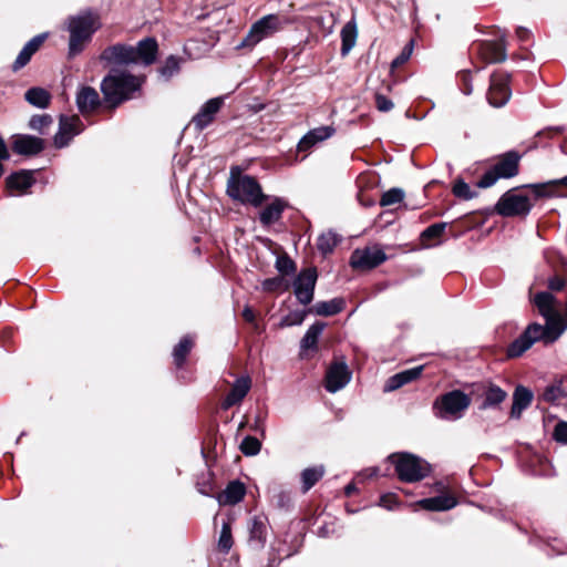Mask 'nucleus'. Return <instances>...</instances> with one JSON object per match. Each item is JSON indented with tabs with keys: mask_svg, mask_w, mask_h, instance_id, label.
<instances>
[{
	"mask_svg": "<svg viewBox=\"0 0 567 567\" xmlns=\"http://www.w3.org/2000/svg\"><path fill=\"white\" fill-rule=\"evenodd\" d=\"M533 301L539 315L545 319V324L537 322L528 324L524 332L507 347L508 358L520 357L537 341L551 344L567 329V322L558 311V301L553 293L548 291L537 292Z\"/></svg>",
	"mask_w": 567,
	"mask_h": 567,
	"instance_id": "nucleus-1",
	"label": "nucleus"
},
{
	"mask_svg": "<svg viewBox=\"0 0 567 567\" xmlns=\"http://www.w3.org/2000/svg\"><path fill=\"white\" fill-rule=\"evenodd\" d=\"M145 81V76L133 75L130 72L112 69L110 73L102 80L101 91L105 102L116 107L125 101L135 97Z\"/></svg>",
	"mask_w": 567,
	"mask_h": 567,
	"instance_id": "nucleus-2",
	"label": "nucleus"
},
{
	"mask_svg": "<svg viewBox=\"0 0 567 567\" xmlns=\"http://www.w3.org/2000/svg\"><path fill=\"white\" fill-rule=\"evenodd\" d=\"M69 55L75 56L81 53L92 35L101 28L100 17L90 11H82L68 19Z\"/></svg>",
	"mask_w": 567,
	"mask_h": 567,
	"instance_id": "nucleus-3",
	"label": "nucleus"
},
{
	"mask_svg": "<svg viewBox=\"0 0 567 567\" xmlns=\"http://www.w3.org/2000/svg\"><path fill=\"white\" fill-rule=\"evenodd\" d=\"M227 194L235 200L259 207L267 196L262 193L258 181L250 176L231 169L227 183Z\"/></svg>",
	"mask_w": 567,
	"mask_h": 567,
	"instance_id": "nucleus-4",
	"label": "nucleus"
},
{
	"mask_svg": "<svg viewBox=\"0 0 567 567\" xmlns=\"http://www.w3.org/2000/svg\"><path fill=\"white\" fill-rule=\"evenodd\" d=\"M388 460L394 466L399 480L404 483L422 481L431 473V465L426 461L408 452L393 453Z\"/></svg>",
	"mask_w": 567,
	"mask_h": 567,
	"instance_id": "nucleus-5",
	"label": "nucleus"
},
{
	"mask_svg": "<svg viewBox=\"0 0 567 567\" xmlns=\"http://www.w3.org/2000/svg\"><path fill=\"white\" fill-rule=\"evenodd\" d=\"M471 398L461 390H452L435 399L433 411L435 416L446 421L461 419L471 405Z\"/></svg>",
	"mask_w": 567,
	"mask_h": 567,
	"instance_id": "nucleus-6",
	"label": "nucleus"
},
{
	"mask_svg": "<svg viewBox=\"0 0 567 567\" xmlns=\"http://www.w3.org/2000/svg\"><path fill=\"white\" fill-rule=\"evenodd\" d=\"M286 19L278 14H267L256 21L249 29L247 35L243 39L238 48H254L260 41L274 35L281 30Z\"/></svg>",
	"mask_w": 567,
	"mask_h": 567,
	"instance_id": "nucleus-7",
	"label": "nucleus"
},
{
	"mask_svg": "<svg viewBox=\"0 0 567 567\" xmlns=\"http://www.w3.org/2000/svg\"><path fill=\"white\" fill-rule=\"evenodd\" d=\"M530 208L532 205L528 196L518 193L516 189H511L503 194L495 205L496 213L504 217L527 215Z\"/></svg>",
	"mask_w": 567,
	"mask_h": 567,
	"instance_id": "nucleus-8",
	"label": "nucleus"
},
{
	"mask_svg": "<svg viewBox=\"0 0 567 567\" xmlns=\"http://www.w3.org/2000/svg\"><path fill=\"white\" fill-rule=\"evenodd\" d=\"M388 259L384 250L374 245L363 249H355L350 257V265L354 269L370 270L383 264Z\"/></svg>",
	"mask_w": 567,
	"mask_h": 567,
	"instance_id": "nucleus-9",
	"label": "nucleus"
},
{
	"mask_svg": "<svg viewBox=\"0 0 567 567\" xmlns=\"http://www.w3.org/2000/svg\"><path fill=\"white\" fill-rule=\"evenodd\" d=\"M83 131V123L76 115H61L59 120V131L53 137L56 148H63L69 145L71 140Z\"/></svg>",
	"mask_w": 567,
	"mask_h": 567,
	"instance_id": "nucleus-10",
	"label": "nucleus"
},
{
	"mask_svg": "<svg viewBox=\"0 0 567 567\" xmlns=\"http://www.w3.org/2000/svg\"><path fill=\"white\" fill-rule=\"evenodd\" d=\"M317 278L318 275L316 268L303 269L297 276L293 284V290L296 298L301 305L307 306L312 301Z\"/></svg>",
	"mask_w": 567,
	"mask_h": 567,
	"instance_id": "nucleus-11",
	"label": "nucleus"
},
{
	"mask_svg": "<svg viewBox=\"0 0 567 567\" xmlns=\"http://www.w3.org/2000/svg\"><path fill=\"white\" fill-rule=\"evenodd\" d=\"M508 74L503 72L493 73L491 76L487 100L491 105L501 107L505 105L511 97Z\"/></svg>",
	"mask_w": 567,
	"mask_h": 567,
	"instance_id": "nucleus-12",
	"label": "nucleus"
},
{
	"mask_svg": "<svg viewBox=\"0 0 567 567\" xmlns=\"http://www.w3.org/2000/svg\"><path fill=\"white\" fill-rule=\"evenodd\" d=\"M351 375L352 373L344 361L331 363L326 373V390L336 393L350 382Z\"/></svg>",
	"mask_w": 567,
	"mask_h": 567,
	"instance_id": "nucleus-13",
	"label": "nucleus"
},
{
	"mask_svg": "<svg viewBox=\"0 0 567 567\" xmlns=\"http://www.w3.org/2000/svg\"><path fill=\"white\" fill-rule=\"evenodd\" d=\"M100 60L109 64L115 65L135 64L133 56V47L122 43L107 47L101 53Z\"/></svg>",
	"mask_w": 567,
	"mask_h": 567,
	"instance_id": "nucleus-14",
	"label": "nucleus"
},
{
	"mask_svg": "<svg viewBox=\"0 0 567 567\" xmlns=\"http://www.w3.org/2000/svg\"><path fill=\"white\" fill-rule=\"evenodd\" d=\"M224 104V97H213L205 102L199 111L193 116L192 123L198 131H203L214 121L216 114Z\"/></svg>",
	"mask_w": 567,
	"mask_h": 567,
	"instance_id": "nucleus-15",
	"label": "nucleus"
},
{
	"mask_svg": "<svg viewBox=\"0 0 567 567\" xmlns=\"http://www.w3.org/2000/svg\"><path fill=\"white\" fill-rule=\"evenodd\" d=\"M45 147L42 138L28 135L18 134L13 136L12 150L19 155L33 156L41 153Z\"/></svg>",
	"mask_w": 567,
	"mask_h": 567,
	"instance_id": "nucleus-16",
	"label": "nucleus"
},
{
	"mask_svg": "<svg viewBox=\"0 0 567 567\" xmlns=\"http://www.w3.org/2000/svg\"><path fill=\"white\" fill-rule=\"evenodd\" d=\"M476 51L487 63L504 62L507 58L503 37L497 41H483L478 43Z\"/></svg>",
	"mask_w": 567,
	"mask_h": 567,
	"instance_id": "nucleus-17",
	"label": "nucleus"
},
{
	"mask_svg": "<svg viewBox=\"0 0 567 567\" xmlns=\"http://www.w3.org/2000/svg\"><path fill=\"white\" fill-rule=\"evenodd\" d=\"M336 128L333 125H323L310 130L305 134L298 143L299 152H308L317 144L324 142L326 140L333 136Z\"/></svg>",
	"mask_w": 567,
	"mask_h": 567,
	"instance_id": "nucleus-18",
	"label": "nucleus"
},
{
	"mask_svg": "<svg viewBox=\"0 0 567 567\" xmlns=\"http://www.w3.org/2000/svg\"><path fill=\"white\" fill-rule=\"evenodd\" d=\"M158 52V45L154 38L141 40L136 47H133V56L135 64L151 65L155 62Z\"/></svg>",
	"mask_w": 567,
	"mask_h": 567,
	"instance_id": "nucleus-19",
	"label": "nucleus"
},
{
	"mask_svg": "<svg viewBox=\"0 0 567 567\" xmlns=\"http://www.w3.org/2000/svg\"><path fill=\"white\" fill-rule=\"evenodd\" d=\"M267 519L255 516L249 524V546L255 549L264 548L267 540Z\"/></svg>",
	"mask_w": 567,
	"mask_h": 567,
	"instance_id": "nucleus-20",
	"label": "nucleus"
},
{
	"mask_svg": "<svg viewBox=\"0 0 567 567\" xmlns=\"http://www.w3.org/2000/svg\"><path fill=\"white\" fill-rule=\"evenodd\" d=\"M251 388V380L249 377H240L234 382L230 392L227 394L223 402V409L227 410L233 405L241 402Z\"/></svg>",
	"mask_w": 567,
	"mask_h": 567,
	"instance_id": "nucleus-21",
	"label": "nucleus"
},
{
	"mask_svg": "<svg viewBox=\"0 0 567 567\" xmlns=\"http://www.w3.org/2000/svg\"><path fill=\"white\" fill-rule=\"evenodd\" d=\"M423 371V365L414 367L411 369H406L404 371H401L399 373H395L394 375L390 377L388 381L384 384V392H392L401 386L416 380L420 378L421 373Z\"/></svg>",
	"mask_w": 567,
	"mask_h": 567,
	"instance_id": "nucleus-22",
	"label": "nucleus"
},
{
	"mask_svg": "<svg viewBox=\"0 0 567 567\" xmlns=\"http://www.w3.org/2000/svg\"><path fill=\"white\" fill-rule=\"evenodd\" d=\"M47 33L38 34L25 43L16 61L12 64L13 71H19L24 68L31 60L32 55L39 50L41 44L44 42Z\"/></svg>",
	"mask_w": 567,
	"mask_h": 567,
	"instance_id": "nucleus-23",
	"label": "nucleus"
},
{
	"mask_svg": "<svg viewBox=\"0 0 567 567\" xmlns=\"http://www.w3.org/2000/svg\"><path fill=\"white\" fill-rule=\"evenodd\" d=\"M288 207V202L281 197H275L260 213L259 220L264 226H270L277 223L284 210Z\"/></svg>",
	"mask_w": 567,
	"mask_h": 567,
	"instance_id": "nucleus-24",
	"label": "nucleus"
},
{
	"mask_svg": "<svg viewBox=\"0 0 567 567\" xmlns=\"http://www.w3.org/2000/svg\"><path fill=\"white\" fill-rule=\"evenodd\" d=\"M519 159L516 152H507L493 167L501 178H511L518 174Z\"/></svg>",
	"mask_w": 567,
	"mask_h": 567,
	"instance_id": "nucleus-25",
	"label": "nucleus"
},
{
	"mask_svg": "<svg viewBox=\"0 0 567 567\" xmlns=\"http://www.w3.org/2000/svg\"><path fill=\"white\" fill-rule=\"evenodd\" d=\"M76 105L82 114L94 111L100 105L97 91L91 86H82L76 94Z\"/></svg>",
	"mask_w": 567,
	"mask_h": 567,
	"instance_id": "nucleus-26",
	"label": "nucleus"
},
{
	"mask_svg": "<svg viewBox=\"0 0 567 567\" xmlns=\"http://www.w3.org/2000/svg\"><path fill=\"white\" fill-rule=\"evenodd\" d=\"M532 401L533 392L523 385H518L513 394L511 417L519 419L522 412L530 405Z\"/></svg>",
	"mask_w": 567,
	"mask_h": 567,
	"instance_id": "nucleus-27",
	"label": "nucleus"
},
{
	"mask_svg": "<svg viewBox=\"0 0 567 567\" xmlns=\"http://www.w3.org/2000/svg\"><path fill=\"white\" fill-rule=\"evenodd\" d=\"M246 487L239 481L230 482L217 497L220 505H236L244 498Z\"/></svg>",
	"mask_w": 567,
	"mask_h": 567,
	"instance_id": "nucleus-28",
	"label": "nucleus"
},
{
	"mask_svg": "<svg viewBox=\"0 0 567 567\" xmlns=\"http://www.w3.org/2000/svg\"><path fill=\"white\" fill-rule=\"evenodd\" d=\"M457 504V501L452 495H439L434 497L423 498L419 502V505L426 509V511H434V512H441V511H449L455 507Z\"/></svg>",
	"mask_w": 567,
	"mask_h": 567,
	"instance_id": "nucleus-29",
	"label": "nucleus"
},
{
	"mask_svg": "<svg viewBox=\"0 0 567 567\" xmlns=\"http://www.w3.org/2000/svg\"><path fill=\"white\" fill-rule=\"evenodd\" d=\"M270 503L276 508L289 512L293 507L291 491L286 489L281 485H275L270 488Z\"/></svg>",
	"mask_w": 567,
	"mask_h": 567,
	"instance_id": "nucleus-30",
	"label": "nucleus"
},
{
	"mask_svg": "<svg viewBox=\"0 0 567 567\" xmlns=\"http://www.w3.org/2000/svg\"><path fill=\"white\" fill-rule=\"evenodd\" d=\"M6 183L10 190H19L22 193L33 185L34 178L32 172L20 171L8 176Z\"/></svg>",
	"mask_w": 567,
	"mask_h": 567,
	"instance_id": "nucleus-31",
	"label": "nucleus"
},
{
	"mask_svg": "<svg viewBox=\"0 0 567 567\" xmlns=\"http://www.w3.org/2000/svg\"><path fill=\"white\" fill-rule=\"evenodd\" d=\"M344 308V301L341 298H333L328 301H319L317 302L311 309H309L310 312L317 315V316H334L339 312H341Z\"/></svg>",
	"mask_w": 567,
	"mask_h": 567,
	"instance_id": "nucleus-32",
	"label": "nucleus"
},
{
	"mask_svg": "<svg viewBox=\"0 0 567 567\" xmlns=\"http://www.w3.org/2000/svg\"><path fill=\"white\" fill-rule=\"evenodd\" d=\"M357 37H358L357 23L352 19V20L348 21L341 30V40H342L341 54L343 56L347 55L352 50V48L355 45Z\"/></svg>",
	"mask_w": 567,
	"mask_h": 567,
	"instance_id": "nucleus-33",
	"label": "nucleus"
},
{
	"mask_svg": "<svg viewBox=\"0 0 567 567\" xmlns=\"http://www.w3.org/2000/svg\"><path fill=\"white\" fill-rule=\"evenodd\" d=\"M324 327V322L317 321L308 328L300 341L301 351L317 348L318 339L321 336Z\"/></svg>",
	"mask_w": 567,
	"mask_h": 567,
	"instance_id": "nucleus-34",
	"label": "nucleus"
},
{
	"mask_svg": "<svg viewBox=\"0 0 567 567\" xmlns=\"http://www.w3.org/2000/svg\"><path fill=\"white\" fill-rule=\"evenodd\" d=\"M324 475V467L322 465H317L312 467H307L301 472V489L303 493H307L310 488H312L317 482H319Z\"/></svg>",
	"mask_w": 567,
	"mask_h": 567,
	"instance_id": "nucleus-35",
	"label": "nucleus"
},
{
	"mask_svg": "<svg viewBox=\"0 0 567 567\" xmlns=\"http://www.w3.org/2000/svg\"><path fill=\"white\" fill-rule=\"evenodd\" d=\"M25 101L39 109H45L49 106L51 101L50 93L42 87H31L24 94Z\"/></svg>",
	"mask_w": 567,
	"mask_h": 567,
	"instance_id": "nucleus-36",
	"label": "nucleus"
},
{
	"mask_svg": "<svg viewBox=\"0 0 567 567\" xmlns=\"http://www.w3.org/2000/svg\"><path fill=\"white\" fill-rule=\"evenodd\" d=\"M506 395L507 394L503 389H501L497 385L492 384L491 386H488V389L486 390V392L484 394V400L481 405V409L485 410V409L497 406L506 399Z\"/></svg>",
	"mask_w": 567,
	"mask_h": 567,
	"instance_id": "nucleus-37",
	"label": "nucleus"
},
{
	"mask_svg": "<svg viewBox=\"0 0 567 567\" xmlns=\"http://www.w3.org/2000/svg\"><path fill=\"white\" fill-rule=\"evenodd\" d=\"M193 339L189 336L183 337L173 349V358L177 368L182 367L186 357L193 348Z\"/></svg>",
	"mask_w": 567,
	"mask_h": 567,
	"instance_id": "nucleus-38",
	"label": "nucleus"
},
{
	"mask_svg": "<svg viewBox=\"0 0 567 567\" xmlns=\"http://www.w3.org/2000/svg\"><path fill=\"white\" fill-rule=\"evenodd\" d=\"M183 58L176 55H169L166 58L164 64L158 69V73L166 81L177 74L181 70Z\"/></svg>",
	"mask_w": 567,
	"mask_h": 567,
	"instance_id": "nucleus-39",
	"label": "nucleus"
},
{
	"mask_svg": "<svg viewBox=\"0 0 567 567\" xmlns=\"http://www.w3.org/2000/svg\"><path fill=\"white\" fill-rule=\"evenodd\" d=\"M53 124V118L49 114L33 115L29 121V127L44 135Z\"/></svg>",
	"mask_w": 567,
	"mask_h": 567,
	"instance_id": "nucleus-40",
	"label": "nucleus"
},
{
	"mask_svg": "<svg viewBox=\"0 0 567 567\" xmlns=\"http://www.w3.org/2000/svg\"><path fill=\"white\" fill-rule=\"evenodd\" d=\"M338 241L339 240H338L337 235L332 231L321 234L318 237V241H317L318 250L320 252H322L323 255L330 254L337 246Z\"/></svg>",
	"mask_w": 567,
	"mask_h": 567,
	"instance_id": "nucleus-41",
	"label": "nucleus"
},
{
	"mask_svg": "<svg viewBox=\"0 0 567 567\" xmlns=\"http://www.w3.org/2000/svg\"><path fill=\"white\" fill-rule=\"evenodd\" d=\"M309 310H293L281 318L279 322L280 328L300 326L305 321Z\"/></svg>",
	"mask_w": 567,
	"mask_h": 567,
	"instance_id": "nucleus-42",
	"label": "nucleus"
},
{
	"mask_svg": "<svg viewBox=\"0 0 567 567\" xmlns=\"http://www.w3.org/2000/svg\"><path fill=\"white\" fill-rule=\"evenodd\" d=\"M567 396V389L563 386L561 382L548 385L543 393V399L546 402H556Z\"/></svg>",
	"mask_w": 567,
	"mask_h": 567,
	"instance_id": "nucleus-43",
	"label": "nucleus"
},
{
	"mask_svg": "<svg viewBox=\"0 0 567 567\" xmlns=\"http://www.w3.org/2000/svg\"><path fill=\"white\" fill-rule=\"evenodd\" d=\"M559 185L557 179L542 184L528 185L537 197H553L556 195V188Z\"/></svg>",
	"mask_w": 567,
	"mask_h": 567,
	"instance_id": "nucleus-44",
	"label": "nucleus"
},
{
	"mask_svg": "<svg viewBox=\"0 0 567 567\" xmlns=\"http://www.w3.org/2000/svg\"><path fill=\"white\" fill-rule=\"evenodd\" d=\"M404 199V192L402 188L393 187L386 192H384L380 199V205L382 207L391 206L394 204H399Z\"/></svg>",
	"mask_w": 567,
	"mask_h": 567,
	"instance_id": "nucleus-45",
	"label": "nucleus"
},
{
	"mask_svg": "<svg viewBox=\"0 0 567 567\" xmlns=\"http://www.w3.org/2000/svg\"><path fill=\"white\" fill-rule=\"evenodd\" d=\"M261 443L255 437L247 435L243 439L240 443V451L246 456H255L260 452Z\"/></svg>",
	"mask_w": 567,
	"mask_h": 567,
	"instance_id": "nucleus-46",
	"label": "nucleus"
},
{
	"mask_svg": "<svg viewBox=\"0 0 567 567\" xmlns=\"http://www.w3.org/2000/svg\"><path fill=\"white\" fill-rule=\"evenodd\" d=\"M233 547V536L229 523L221 525L220 535L218 539V548L220 551L227 554Z\"/></svg>",
	"mask_w": 567,
	"mask_h": 567,
	"instance_id": "nucleus-47",
	"label": "nucleus"
},
{
	"mask_svg": "<svg viewBox=\"0 0 567 567\" xmlns=\"http://www.w3.org/2000/svg\"><path fill=\"white\" fill-rule=\"evenodd\" d=\"M452 192L454 196L465 200L472 199L477 195L476 192L472 190L470 185L462 178L455 181Z\"/></svg>",
	"mask_w": 567,
	"mask_h": 567,
	"instance_id": "nucleus-48",
	"label": "nucleus"
},
{
	"mask_svg": "<svg viewBox=\"0 0 567 567\" xmlns=\"http://www.w3.org/2000/svg\"><path fill=\"white\" fill-rule=\"evenodd\" d=\"M446 226V223H435L429 226L421 233V239L426 241L440 238L444 234Z\"/></svg>",
	"mask_w": 567,
	"mask_h": 567,
	"instance_id": "nucleus-49",
	"label": "nucleus"
},
{
	"mask_svg": "<svg viewBox=\"0 0 567 567\" xmlns=\"http://www.w3.org/2000/svg\"><path fill=\"white\" fill-rule=\"evenodd\" d=\"M276 268L281 275H291L296 271L293 260L287 255L277 257Z\"/></svg>",
	"mask_w": 567,
	"mask_h": 567,
	"instance_id": "nucleus-50",
	"label": "nucleus"
},
{
	"mask_svg": "<svg viewBox=\"0 0 567 567\" xmlns=\"http://www.w3.org/2000/svg\"><path fill=\"white\" fill-rule=\"evenodd\" d=\"M499 178L501 177L493 167L482 176V178L476 183V186L480 188H487L493 186Z\"/></svg>",
	"mask_w": 567,
	"mask_h": 567,
	"instance_id": "nucleus-51",
	"label": "nucleus"
},
{
	"mask_svg": "<svg viewBox=\"0 0 567 567\" xmlns=\"http://www.w3.org/2000/svg\"><path fill=\"white\" fill-rule=\"evenodd\" d=\"M553 437L556 442L567 444V422L559 421L554 429Z\"/></svg>",
	"mask_w": 567,
	"mask_h": 567,
	"instance_id": "nucleus-52",
	"label": "nucleus"
},
{
	"mask_svg": "<svg viewBox=\"0 0 567 567\" xmlns=\"http://www.w3.org/2000/svg\"><path fill=\"white\" fill-rule=\"evenodd\" d=\"M412 50H413V41H410V43L404 47L402 52L392 61V63H391L392 68H396V66H400L401 64L405 63L410 59V56L412 54Z\"/></svg>",
	"mask_w": 567,
	"mask_h": 567,
	"instance_id": "nucleus-53",
	"label": "nucleus"
},
{
	"mask_svg": "<svg viewBox=\"0 0 567 567\" xmlns=\"http://www.w3.org/2000/svg\"><path fill=\"white\" fill-rule=\"evenodd\" d=\"M375 106L380 112H389L393 109V102L383 94H375Z\"/></svg>",
	"mask_w": 567,
	"mask_h": 567,
	"instance_id": "nucleus-54",
	"label": "nucleus"
},
{
	"mask_svg": "<svg viewBox=\"0 0 567 567\" xmlns=\"http://www.w3.org/2000/svg\"><path fill=\"white\" fill-rule=\"evenodd\" d=\"M396 496L393 494H384L380 497L379 505L391 511L396 506Z\"/></svg>",
	"mask_w": 567,
	"mask_h": 567,
	"instance_id": "nucleus-55",
	"label": "nucleus"
},
{
	"mask_svg": "<svg viewBox=\"0 0 567 567\" xmlns=\"http://www.w3.org/2000/svg\"><path fill=\"white\" fill-rule=\"evenodd\" d=\"M565 287V280L558 276H554L548 280V288L553 291H560Z\"/></svg>",
	"mask_w": 567,
	"mask_h": 567,
	"instance_id": "nucleus-56",
	"label": "nucleus"
},
{
	"mask_svg": "<svg viewBox=\"0 0 567 567\" xmlns=\"http://www.w3.org/2000/svg\"><path fill=\"white\" fill-rule=\"evenodd\" d=\"M281 281L279 277L266 279L262 282V288L268 291L275 290L281 285Z\"/></svg>",
	"mask_w": 567,
	"mask_h": 567,
	"instance_id": "nucleus-57",
	"label": "nucleus"
},
{
	"mask_svg": "<svg viewBox=\"0 0 567 567\" xmlns=\"http://www.w3.org/2000/svg\"><path fill=\"white\" fill-rule=\"evenodd\" d=\"M516 35L520 42H526L530 39L529 30L523 27L517 28Z\"/></svg>",
	"mask_w": 567,
	"mask_h": 567,
	"instance_id": "nucleus-58",
	"label": "nucleus"
},
{
	"mask_svg": "<svg viewBox=\"0 0 567 567\" xmlns=\"http://www.w3.org/2000/svg\"><path fill=\"white\" fill-rule=\"evenodd\" d=\"M10 154L2 137H0V161L9 159Z\"/></svg>",
	"mask_w": 567,
	"mask_h": 567,
	"instance_id": "nucleus-59",
	"label": "nucleus"
},
{
	"mask_svg": "<svg viewBox=\"0 0 567 567\" xmlns=\"http://www.w3.org/2000/svg\"><path fill=\"white\" fill-rule=\"evenodd\" d=\"M243 317L247 322H255V313L249 306H246L243 310Z\"/></svg>",
	"mask_w": 567,
	"mask_h": 567,
	"instance_id": "nucleus-60",
	"label": "nucleus"
},
{
	"mask_svg": "<svg viewBox=\"0 0 567 567\" xmlns=\"http://www.w3.org/2000/svg\"><path fill=\"white\" fill-rule=\"evenodd\" d=\"M213 487L209 483L199 484L198 483V492L203 495L209 496L212 494Z\"/></svg>",
	"mask_w": 567,
	"mask_h": 567,
	"instance_id": "nucleus-61",
	"label": "nucleus"
},
{
	"mask_svg": "<svg viewBox=\"0 0 567 567\" xmlns=\"http://www.w3.org/2000/svg\"><path fill=\"white\" fill-rule=\"evenodd\" d=\"M354 489H355L354 484H348L344 488V493H346V495L349 496L354 492Z\"/></svg>",
	"mask_w": 567,
	"mask_h": 567,
	"instance_id": "nucleus-62",
	"label": "nucleus"
},
{
	"mask_svg": "<svg viewBox=\"0 0 567 567\" xmlns=\"http://www.w3.org/2000/svg\"><path fill=\"white\" fill-rule=\"evenodd\" d=\"M557 182L559 183V185H564L567 187V175L560 179H557Z\"/></svg>",
	"mask_w": 567,
	"mask_h": 567,
	"instance_id": "nucleus-63",
	"label": "nucleus"
},
{
	"mask_svg": "<svg viewBox=\"0 0 567 567\" xmlns=\"http://www.w3.org/2000/svg\"><path fill=\"white\" fill-rule=\"evenodd\" d=\"M471 92H472V87H471V86H468V87L466 89V91H465V94H470Z\"/></svg>",
	"mask_w": 567,
	"mask_h": 567,
	"instance_id": "nucleus-64",
	"label": "nucleus"
}]
</instances>
